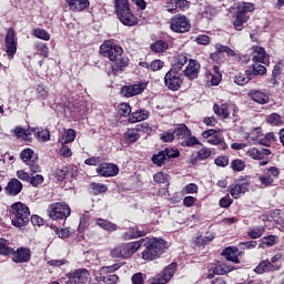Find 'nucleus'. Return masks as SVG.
I'll use <instances>...</instances> for the list:
<instances>
[{"label": "nucleus", "mask_w": 284, "mask_h": 284, "mask_svg": "<svg viewBox=\"0 0 284 284\" xmlns=\"http://www.w3.org/2000/svg\"><path fill=\"white\" fill-rule=\"evenodd\" d=\"M16 37L17 32L12 28H9L4 38L6 52L8 57H14L17 54V45H19V43L17 42Z\"/></svg>", "instance_id": "dca6fc26"}, {"label": "nucleus", "mask_w": 284, "mask_h": 284, "mask_svg": "<svg viewBox=\"0 0 284 284\" xmlns=\"http://www.w3.org/2000/svg\"><path fill=\"white\" fill-rule=\"evenodd\" d=\"M9 216L13 227H26L30 223V207L23 202H16L10 206Z\"/></svg>", "instance_id": "7ed1b4c3"}, {"label": "nucleus", "mask_w": 284, "mask_h": 284, "mask_svg": "<svg viewBox=\"0 0 284 284\" xmlns=\"http://www.w3.org/2000/svg\"><path fill=\"white\" fill-rule=\"evenodd\" d=\"M48 214L52 221H65L72 214V210L65 202H55L49 205Z\"/></svg>", "instance_id": "6e6552de"}, {"label": "nucleus", "mask_w": 284, "mask_h": 284, "mask_svg": "<svg viewBox=\"0 0 284 284\" xmlns=\"http://www.w3.org/2000/svg\"><path fill=\"white\" fill-rule=\"evenodd\" d=\"M97 282L99 284H116L119 283V275L100 273V276H97Z\"/></svg>", "instance_id": "2f4dec72"}, {"label": "nucleus", "mask_w": 284, "mask_h": 284, "mask_svg": "<svg viewBox=\"0 0 284 284\" xmlns=\"http://www.w3.org/2000/svg\"><path fill=\"white\" fill-rule=\"evenodd\" d=\"M118 114H120V116H130L132 114V106H130V103L128 102H121L118 105Z\"/></svg>", "instance_id": "49530a36"}, {"label": "nucleus", "mask_w": 284, "mask_h": 284, "mask_svg": "<svg viewBox=\"0 0 284 284\" xmlns=\"http://www.w3.org/2000/svg\"><path fill=\"white\" fill-rule=\"evenodd\" d=\"M95 225H98L101 230H104V232H116L119 230V225L116 223H113L110 220H105L103 217H99L95 220Z\"/></svg>", "instance_id": "cd10ccee"}, {"label": "nucleus", "mask_w": 284, "mask_h": 284, "mask_svg": "<svg viewBox=\"0 0 284 284\" xmlns=\"http://www.w3.org/2000/svg\"><path fill=\"white\" fill-rule=\"evenodd\" d=\"M246 154L254 161H263V159H264L263 154H261V150H258L256 148L248 149Z\"/></svg>", "instance_id": "5fc2aeb1"}, {"label": "nucleus", "mask_w": 284, "mask_h": 284, "mask_svg": "<svg viewBox=\"0 0 284 284\" xmlns=\"http://www.w3.org/2000/svg\"><path fill=\"white\" fill-rule=\"evenodd\" d=\"M247 98L251 101H254V103H257L258 105H267V103H270V94L257 89L250 90L247 93Z\"/></svg>", "instance_id": "aec40b11"}, {"label": "nucleus", "mask_w": 284, "mask_h": 284, "mask_svg": "<svg viewBox=\"0 0 284 284\" xmlns=\"http://www.w3.org/2000/svg\"><path fill=\"white\" fill-rule=\"evenodd\" d=\"M36 48L38 50V53H40L41 57H44V59H48L50 54V48L48 47V43L39 42L36 44Z\"/></svg>", "instance_id": "864d4df0"}, {"label": "nucleus", "mask_w": 284, "mask_h": 284, "mask_svg": "<svg viewBox=\"0 0 284 284\" xmlns=\"http://www.w3.org/2000/svg\"><path fill=\"white\" fill-rule=\"evenodd\" d=\"M281 74H283V68H281V64H275L272 71V77L268 80V83H271V85H278V77H281Z\"/></svg>", "instance_id": "79ce46f5"}, {"label": "nucleus", "mask_w": 284, "mask_h": 284, "mask_svg": "<svg viewBox=\"0 0 284 284\" xmlns=\"http://www.w3.org/2000/svg\"><path fill=\"white\" fill-rule=\"evenodd\" d=\"M174 139H176L174 134V130L164 131L160 134V140L162 143H174Z\"/></svg>", "instance_id": "8fccbe9b"}, {"label": "nucleus", "mask_w": 284, "mask_h": 284, "mask_svg": "<svg viewBox=\"0 0 284 284\" xmlns=\"http://www.w3.org/2000/svg\"><path fill=\"white\" fill-rule=\"evenodd\" d=\"M23 191V183L19 181L17 178H12L9 180L4 187V193L7 196H19L21 192Z\"/></svg>", "instance_id": "6ab92c4d"}, {"label": "nucleus", "mask_w": 284, "mask_h": 284, "mask_svg": "<svg viewBox=\"0 0 284 284\" xmlns=\"http://www.w3.org/2000/svg\"><path fill=\"white\" fill-rule=\"evenodd\" d=\"M170 29L178 34H185L192 30V23L185 14H175L170 19Z\"/></svg>", "instance_id": "1a4fd4ad"}, {"label": "nucleus", "mask_w": 284, "mask_h": 284, "mask_svg": "<svg viewBox=\"0 0 284 284\" xmlns=\"http://www.w3.org/2000/svg\"><path fill=\"white\" fill-rule=\"evenodd\" d=\"M266 121L267 123H271V125H281V123H283V119L278 113H272L267 116Z\"/></svg>", "instance_id": "052dcab7"}, {"label": "nucleus", "mask_w": 284, "mask_h": 284, "mask_svg": "<svg viewBox=\"0 0 284 284\" xmlns=\"http://www.w3.org/2000/svg\"><path fill=\"white\" fill-rule=\"evenodd\" d=\"M141 139V134L139 133L136 126L133 129H128L124 133V141L128 143V145H132L133 143H136Z\"/></svg>", "instance_id": "7c9ffc66"}, {"label": "nucleus", "mask_w": 284, "mask_h": 284, "mask_svg": "<svg viewBox=\"0 0 284 284\" xmlns=\"http://www.w3.org/2000/svg\"><path fill=\"white\" fill-rule=\"evenodd\" d=\"M276 243H278V236L266 235L261 239V244L258 245V247H263V245H265V247H274Z\"/></svg>", "instance_id": "4c0bfd02"}, {"label": "nucleus", "mask_w": 284, "mask_h": 284, "mask_svg": "<svg viewBox=\"0 0 284 284\" xmlns=\"http://www.w3.org/2000/svg\"><path fill=\"white\" fill-rule=\"evenodd\" d=\"M20 159L24 162L33 174L41 172V166L38 165L39 154L34 150L27 148L20 152Z\"/></svg>", "instance_id": "9b49d317"}, {"label": "nucleus", "mask_w": 284, "mask_h": 284, "mask_svg": "<svg viewBox=\"0 0 284 284\" xmlns=\"http://www.w3.org/2000/svg\"><path fill=\"white\" fill-rule=\"evenodd\" d=\"M141 245H143V240L120 244L110 251V256L112 258H132Z\"/></svg>", "instance_id": "39448f33"}, {"label": "nucleus", "mask_w": 284, "mask_h": 284, "mask_svg": "<svg viewBox=\"0 0 284 284\" xmlns=\"http://www.w3.org/2000/svg\"><path fill=\"white\" fill-rule=\"evenodd\" d=\"M283 262L284 255L282 253H277L271 258V261H261L253 272H255V274H274V272L283 270Z\"/></svg>", "instance_id": "423d86ee"}, {"label": "nucleus", "mask_w": 284, "mask_h": 284, "mask_svg": "<svg viewBox=\"0 0 284 284\" xmlns=\"http://www.w3.org/2000/svg\"><path fill=\"white\" fill-rule=\"evenodd\" d=\"M151 72H159L165 68V62L160 59H155L150 63Z\"/></svg>", "instance_id": "13d9d810"}, {"label": "nucleus", "mask_w": 284, "mask_h": 284, "mask_svg": "<svg viewBox=\"0 0 284 284\" xmlns=\"http://www.w3.org/2000/svg\"><path fill=\"white\" fill-rule=\"evenodd\" d=\"M141 241L145 247L142 252L143 261H156L160 256H163L165 250H168V242L163 239L146 237L141 239Z\"/></svg>", "instance_id": "f257e3e1"}, {"label": "nucleus", "mask_w": 284, "mask_h": 284, "mask_svg": "<svg viewBox=\"0 0 284 284\" xmlns=\"http://www.w3.org/2000/svg\"><path fill=\"white\" fill-rule=\"evenodd\" d=\"M205 75L207 78L211 77V85H219V83L223 81V74L221 73V68L219 65L213 67V73L210 70H207L205 72Z\"/></svg>", "instance_id": "c756f323"}, {"label": "nucleus", "mask_w": 284, "mask_h": 284, "mask_svg": "<svg viewBox=\"0 0 284 284\" xmlns=\"http://www.w3.org/2000/svg\"><path fill=\"white\" fill-rule=\"evenodd\" d=\"M256 10V4L252 2H240L235 8V20L233 21V27L241 32L243 30V24L250 21L248 12H254Z\"/></svg>", "instance_id": "0eeeda50"}, {"label": "nucleus", "mask_w": 284, "mask_h": 284, "mask_svg": "<svg viewBox=\"0 0 284 284\" xmlns=\"http://www.w3.org/2000/svg\"><path fill=\"white\" fill-rule=\"evenodd\" d=\"M121 268V264H113L111 266H103L100 274H114L116 270Z\"/></svg>", "instance_id": "69168bd1"}, {"label": "nucleus", "mask_w": 284, "mask_h": 284, "mask_svg": "<svg viewBox=\"0 0 284 284\" xmlns=\"http://www.w3.org/2000/svg\"><path fill=\"white\" fill-rule=\"evenodd\" d=\"M213 111L217 116H223L224 119H227L230 116V110L227 109V106H225V104H222V106L219 104H214Z\"/></svg>", "instance_id": "09e8293b"}, {"label": "nucleus", "mask_w": 284, "mask_h": 284, "mask_svg": "<svg viewBox=\"0 0 284 284\" xmlns=\"http://www.w3.org/2000/svg\"><path fill=\"white\" fill-rule=\"evenodd\" d=\"M248 72L254 79V77H263L264 74H267V68L263 64L254 63L251 69H248Z\"/></svg>", "instance_id": "c9c22d12"}, {"label": "nucleus", "mask_w": 284, "mask_h": 284, "mask_svg": "<svg viewBox=\"0 0 284 284\" xmlns=\"http://www.w3.org/2000/svg\"><path fill=\"white\" fill-rule=\"evenodd\" d=\"M231 168L233 172H243V170H245V161L241 159L233 160L231 162Z\"/></svg>", "instance_id": "6e6d98bb"}, {"label": "nucleus", "mask_w": 284, "mask_h": 284, "mask_svg": "<svg viewBox=\"0 0 284 284\" xmlns=\"http://www.w3.org/2000/svg\"><path fill=\"white\" fill-rule=\"evenodd\" d=\"M242 250H256V245H258V242L255 240L241 242L240 243Z\"/></svg>", "instance_id": "338daca9"}, {"label": "nucleus", "mask_w": 284, "mask_h": 284, "mask_svg": "<svg viewBox=\"0 0 284 284\" xmlns=\"http://www.w3.org/2000/svg\"><path fill=\"white\" fill-rule=\"evenodd\" d=\"M201 73V63L195 59H190L187 65L183 70V75L189 81H196L199 74Z\"/></svg>", "instance_id": "f3484780"}, {"label": "nucleus", "mask_w": 284, "mask_h": 284, "mask_svg": "<svg viewBox=\"0 0 284 284\" xmlns=\"http://www.w3.org/2000/svg\"><path fill=\"white\" fill-rule=\"evenodd\" d=\"M233 270L234 267L227 264H215L213 267L214 274H216L217 276L229 274V272H232Z\"/></svg>", "instance_id": "ea45409f"}, {"label": "nucleus", "mask_w": 284, "mask_h": 284, "mask_svg": "<svg viewBox=\"0 0 284 284\" xmlns=\"http://www.w3.org/2000/svg\"><path fill=\"white\" fill-rule=\"evenodd\" d=\"M256 178L258 179L262 187H272V185H274L273 180L270 179L268 175H262V174H257Z\"/></svg>", "instance_id": "4d7b16f0"}, {"label": "nucleus", "mask_w": 284, "mask_h": 284, "mask_svg": "<svg viewBox=\"0 0 284 284\" xmlns=\"http://www.w3.org/2000/svg\"><path fill=\"white\" fill-rule=\"evenodd\" d=\"M190 63V58L185 53H179L173 58V64L171 65V70H175L176 72H182L183 67Z\"/></svg>", "instance_id": "b1692460"}, {"label": "nucleus", "mask_w": 284, "mask_h": 284, "mask_svg": "<svg viewBox=\"0 0 284 284\" xmlns=\"http://www.w3.org/2000/svg\"><path fill=\"white\" fill-rule=\"evenodd\" d=\"M162 151L164 152L168 161H172V159H179L181 156V152L179 151V149L165 148Z\"/></svg>", "instance_id": "3c124183"}, {"label": "nucleus", "mask_w": 284, "mask_h": 284, "mask_svg": "<svg viewBox=\"0 0 284 284\" xmlns=\"http://www.w3.org/2000/svg\"><path fill=\"white\" fill-rule=\"evenodd\" d=\"M97 173L104 178L116 176L119 174V166L113 163H102L97 169Z\"/></svg>", "instance_id": "4be33fe9"}, {"label": "nucleus", "mask_w": 284, "mask_h": 284, "mask_svg": "<svg viewBox=\"0 0 284 284\" xmlns=\"http://www.w3.org/2000/svg\"><path fill=\"white\" fill-rule=\"evenodd\" d=\"M215 50L220 54L225 53V54H227V57H236V51L233 50L232 48H230L229 45H223L221 43H216L215 44Z\"/></svg>", "instance_id": "de8ad7c7"}, {"label": "nucleus", "mask_w": 284, "mask_h": 284, "mask_svg": "<svg viewBox=\"0 0 284 284\" xmlns=\"http://www.w3.org/2000/svg\"><path fill=\"white\" fill-rule=\"evenodd\" d=\"M222 256L226 258V261H231V263H241L239 260V247L236 246H227L223 250Z\"/></svg>", "instance_id": "a878e982"}, {"label": "nucleus", "mask_w": 284, "mask_h": 284, "mask_svg": "<svg viewBox=\"0 0 284 284\" xmlns=\"http://www.w3.org/2000/svg\"><path fill=\"white\" fill-rule=\"evenodd\" d=\"M65 3L71 12H83V10L90 8V0H65Z\"/></svg>", "instance_id": "5701e85b"}, {"label": "nucleus", "mask_w": 284, "mask_h": 284, "mask_svg": "<svg viewBox=\"0 0 284 284\" xmlns=\"http://www.w3.org/2000/svg\"><path fill=\"white\" fill-rule=\"evenodd\" d=\"M252 185V182L247 180V176L241 175L235 180V184L231 186L230 194L233 196V199H239L241 194H245L246 192H250V187Z\"/></svg>", "instance_id": "ddd939ff"}, {"label": "nucleus", "mask_w": 284, "mask_h": 284, "mask_svg": "<svg viewBox=\"0 0 284 284\" xmlns=\"http://www.w3.org/2000/svg\"><path fill=\"white\" fill-rule=\"evenodd\" d=\"M105 192H108V185L98 182L91 183V193L93 194V196H99V194H105Z\"/></svg>", "instance_id": "58836bf2"}, {"label": "nucleus", "mask_w": 284, "mask_h": 284, "mask_svg": "<svg viewBox=\"0 0 284 284\" xmlns=\"http://www.w3.org/2000/svg\"><path fill=\"white\" fill-rule=\"evenodd\" d=\"M264 174H266V176H268V179L274 183V181H276L278 176H281V170L276 166H270L267 169H264Z\"/></svg>", "instance_id": "a18cd8bd"}, {"label": "nucleus", "mask_w": 284, "mask_h": 284, "mask_svg": "<svg viewBox=\"0 0 284 284\" xmlns=\"http://www.w3.org/2000/svg\"><path fill=\"white\" fill-rule=\"evenodd\" d=\"M32 37L36 39H41L42 41H50V33L43 28H36L31 32Z\"/></svg>", "instance_id": "37998d69"}, {"label": "nucleus", "mask_w": 284, "mask_h": 284, "mask_svg": "<svg viewBox=\"0 0 284 284\" xmlns=\"http://www.w3.org/2000/svg\"><path fill=\"white\" fill-rule=\"evenodd\" d=\"M151 161H152L153 165H155L156 168H163V165H165V163H168L169 160H168L164 151L161 150L158 153L152 155Z\"/></svg>", "instance_id": "473e14b6"}, {"label": "nucleus", "mask_w": 284, "mask_h": 284, "mask_svg": "<svg viewBox=\"0 0 284 284\" xmlns=\"http://www.w3.org/2000/svg\"><path fill=\"white\" fill-rule=\"evenodd\" d=\"M69 174H70V166H62V168L55 169V172H54L55 179L60 183H63V181L68 178Z\"/></svg>", "instance_id": "c03bdc74"}, {"label": "nucleus", "mask_w": 284, "mask_h": 284, "mask_svg": "<svg viewBox=\"0 0 284 284\" xmlns=\"http://www.w3.org/2000/svg\"><path fill=\"white\" fill-rule=\"evenodd\" d=\"M115 16L122 26L132 28L139 26V18L132 12L130 0H114Z\"/></svg>", "instance_id": "f03ea898"}, {"label": "nucleus", "mask_w": 284, "mask_h": 284, "mask_svg": "<svg viewBox=\"0 0 284 284\" xmlns=\"http://www.w3.org/2000/svg\"><path fill=\"white\" fill-rule=\"evenodd\" d=\"M13 263H28L32 258V251L29 247L20 246L11 252Z\"/></svg>", "instance_id": "a211bd4d"}, {"label": "nucleus", "mask_w": 284, "mask_h": 284, "mask_svg": "<svg viewBox=\"0 0 284 284\" xmlns=\"http://www.w3.org/2000/svg\"><path fill=\"white\" fill-rule=\"evenodd\" d=\"M145 88H148V83L145 82L123 85L120 89V94L125 99H132V97H138V94H143V92H145Z\"/></svg>", "instance_id": "4468645a"}, {"label": "nucleus", "mask_w": 284, "mask_h": 284, "mask_svg": "<svg viewBox=\"0 0 284 284\" xmlns=\"http://www.w3.org/2000/svg\"><path fill=\"white\" fill-rule=\"evenodd\" d=\"M252 79L250 70H246L244 73L240 72L234 77V83H236V85H247Z\"/></svg>", "instance_id": "72a5a7b5"}, {"label": "nucleus", "mask_w": 284, "mask_h": 284, "mask_svg": "<svg viewBox=\"0 0 284 284\" xmlns=\"http://www.w3.org/2000/svg\"><path fill=\"white\" fill-rule=\"evenodd\" d=\"M131 281L133 284H143L145 283V278L143 277V273H135L132 275Z\"/></svg>", "instance_id": "774afa93"}, {"label": "nucleus", "mask_w": 284, "mask_h": 284, "mask_svg": "<svg viewBox=\"0 0 284 284\" xmlns=\"http://www.w3.org/2000/svg\"><path fill=\"white\" fill-rule=\"evenodd\" d=\"M233 203H234V200H232L230 195H225L219 201L220 207H223L224 210H227V207H230Z\"/></svg>", "instance_id": "0e129e2a"}, {"label": "nucleus", "mask_w": 284, "mask_h": 284, "mask_svg": "<svg viewBox=\"0 0 284 284\" xmlns=\"http://www.w3.org/2000/svg\"><path fill=\"white\" fill-rule=\"evenodd\" d=\"M181 77V72L175 71L174 69H170L164 74L163 79L165 88L171 92H179L181 90V85H183V79Z\"/></svg>", "instance_id": "9d476101"}, {"label": "nucleus", "mask_w": 284, "mask_h": 284, "mask_svg": "<svg viewBox=\"0 0 284 284\" xmlns=\"http://www.w3.org/2000/svg\"><path fill=\"white\" fill-rule=\"evenodd\" d=\"M265 234V226H253L248 229L247 236L248 239H253V241H256V239H261Z\"/></svg>", "instance_id": "e433bc0d"}, {"label": "nucleus", "mask_w": 284, "mask_h": 284, "mask_svg": "<svg viewBox=\"0 0 284 284\" xmlns=\"http://www.w3.org/2000/svg\"><path fill=\"white\" fill-rule=\"evenodd\" d=\"M150 119V111L145 109H139L132 112L129 116V123H141V121H145Z\"/></svg>", "instance_id": "393cba45"}, {"label": "nucleus", "mask_w": 284, "mask_h": 284, "mask_svg": "<svg viewBox=\"0 0 284 284\" xmlns=\"http://www.w3.org/2000/svg\"><path fill=\"white\" fill-rule=\"evenodd\" d=\"M170 48V44L165 40H156L150 47L152 52L156 54L165 52Z\"/></svg>", "instance_id": "f704fd0d"}, {"label": "nucleus", "mask_w": 284, "mask_h": 284, "mask_svg": "<svg viewBox=\"0 0 284 284\" xmlns=\"http://www.w3.org/2000/svg\"><path fill=\"white\" fill-rule=\"evenodd\" d=\"M214 241V234L206 235L204 237H196L195 245L197 247H205V245H210Z\"/></svg>", "instance_id": "603ef678"}, {"label": "nucleus", "mask_w": 284, "mask_h": 284, "mask_svg": "<svg viewBox=\"0 0 284 284\" xmlns=\"http://www.w3.org/2000/svg\"><path fill=\"white\" fill-rule=\"evenodd\" d=\"M211 156L212 151L205 146L197 151V159H200V161H206V159H210Z\"/></svg>", "instance_id": "680f3d73"}, {"label": "nucleus", "mask_w": 284, "mask_h": 284, "mask_svg": "<svg viewBox=\"0 0 284 284\" xmlns=\"http://www.w3.org/2000/svg\"><path fill=\"white\" fill-rule=\"evenodd\" d=\"M173 134H175V139H178V141H181L180 145L182 148H194V145H203V143H201L196 136L192 135V131L187 124H178L173 129Z\"/></svg>", "instance_id": "20e7f679"}, {"label": "nucleus", "mask_w": 284, "mask_h": 284, "mask_svg": "<svg viewBox=\"0 0 284 284\" xmlns=\"http://www.w3.org/2000/svg\"><path fill=\"white\" fill-rule=\"evenodd\" d=\"M145 234H148V232L139 230V226H133L122 234V240L132 241L134 239H141L142 236H145Z\"/></svg>", "instance_id": "bb28decb"}, {"label": "nucleus", "mask_w": 284, "mask_h": 284, "mask_svg": "<svg viewBox=\"0 0 284 284\" xmlns=\"http://www.w3.org/2000/svg\"><path fill=\"white\" fill-rule=\"evenodd\" d=\"M272 219L280 232H284V217L281 216V210H275L272 213Z\"/></svg>", "instance_id": "a19ab883"}, {"label": "nucleus", "mask_w": 284, "mask_h": 284, "mask_svg": "<svg viewBox=\"0 0 284 284\" xmlns=\"http://www.w3.org/2000/svg\"><path fill=\"white\" fill-rule=\"evenodd\" d=\"M12 254V247L8 246V241H0V255L10 256Z\"/></svg>", "instance_id": "bf43d9fd"}, {"label": "nucleus", "mask_w": 284, "mask_h": 284, "mask_svg": "<svg viewBox=\"0 0 284 284\" xmlns=\"http://www.w3.org/2000/svg\"><path fill=\"white\" fill-rule=\"evenodd\" d=\"M90 276V271L87 268L73 270L67 274L69 278L65 284H83L88 283V277Z\"/></svg>", "instance_id": "2eb2a0df"}, {"label": "nucleus", "mask_w": 284, "mask_h": 284, "mask_svg": "<svg viewBox=\"0 0 284 284\" xmlns=\"http://www.w3.org/2000/svg\"><path fill=\"white\" fill-rule=\"evenodd\" d=\"M31 132H33L37 141L41 143H48L50 141V131L43 128H31Z\"/></svg>", "instance_id": "c85d7f7f"}, {"label": "nucleus", "mask_w": 284, "mask_h": 284, "mask_svg": "<svg viewBox=\"0 0 284 284\" xmlns=\"http://www.w3.org/2000/svg\"><path fill=\"white\" fill-rule=\"evenodd\" d=\"M100 54L109 59V61L116 60V57H121L123 54V48L116 45V43L108 40L104 41L103 44L100 45Z\"/></svg>", "instance_id": "f8f14e48"}, {"label": "nucleus", "mask_w": 284, "mask_h": 284, "mask_svg": "<svg viewBox=\"0 0 284 284\" xmlns=\"http://www.w3.org/2000/svg\"><path fill=\"white\" fill-rule=\"evenodd\" d=\"M113 64L111 65L112 74L116 77L119 72H125V68L130 65V58L125 55H115V60H112Z\"/></svg>", "instance_id": "412c9836"}, {"label": "nucleus", "mask_w": 284, "mask_h": 284, "mask_svg": "<svg viewBox=\"0 0 284 284\" xmlns=\"http://www.w3.org/2000/svg\"><path fill=\"white\" fill-rule=\"evenodd\" d=\"M43 181H44V179H43V175H41V174L30 176V179H29V183H30V185H32V187H39V185H41V183H43Z\"/></svg>", "instance_id": "e2e57ef3"}]
</instances>
